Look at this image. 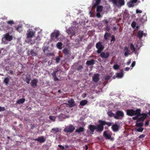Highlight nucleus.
I'll use <instances>...</instances> for the list:
<instances>
[{"label":"nucleus","mask_w":150,"mask_h":150,"mask_svg":"<svg viewBox=\"0 0 150 150\" xmlns=\"http://www.w3.org/2000/svg\"><path fill=\"white\" fill-rule=\"evenodd\" d=\"M127 115L129 116H135L133 117L132 119L137 121L136 126L137 127H142L144 124L143 122L138 123V122L140 121H143L147 117V114H149L150 115V113H147L146 114L145 113H127Z\"/></svg>","instance_id":"nucleus-1"},{"label":"nucleus","mask_w":150,"mask_h":150,"mask_svg":"<svg viewBox=\"0 0 150 150\" xmlns=\"http://www.w3.org/2000/svg\"><path fill=\"white\" fill-rule=\"evenodd\" d=\"M96 47L98 49L97 52L98 54L100 53L104 48V47L103 45L102 42L100 41L96 44Z\"/></svg>","instance_id":"nucleus-2"},{"label":"nucleus","mask_w":150,"mask_h":150,"mask_svg":"<svg viewBox=\"0 0 150 150\" xmlns=\"http://www.w3.org/2000/svg\"><path fill=\"white\" fill-rule=\"evenodd\" d=\"M98 122L99 124L96 126V131L98 132H101L104 129V124L102 120H99Z\"/></svg>","instance_id":"nucleus-3"},{"label":"nucleus","mask_w":150,"mask_h":150,"mask_svg":"<svg viewBox=\"0 0 150 150\" xmlns=\"http://www.w3.org/2000/svg\"><path fill=\"white\" fill-rule=\"evenodd\" d=\"M108 115L110 117H114L116 119H121L124 116V113H108Z\"/></svg>","instance_id":"nucleus-4"},{"label":"nucleus","mask_w":150,"mask_h":150,"mask_svg":"<svg viewBox=\"0 0 150 150\" xmlns=\"http://www.w3.org/2000/svg\"><path fill=\"white\" fill-rule=\"evenodd\" d=\"M75 129V127L72 125H70L69 126L66 127L64 129L65 132H72Z\"/></svg>","instance_id":"nucleus-5"},{"label":"nucleus","mask_w":150,"mask_h":150,"mask_svg":"<svg viewBox=\"0 0 150 150\" xmlns=\"http://www.w3.org/2000/svg\"><path fill=\"white\" fill-rule=\"evenodd\" d=\"M59 35V30H57L55 32L52 33L51 35V39H53L55 37L56 39H58V37Z\"/></svg>","instance_id":"nucleus-6"},{"label":"nucleus","mask_w":150,"mask_h":150,"mask_svg":"<svg viewBox=\"0 0 150 150\" xmlns=\"http://www.w3.org/2000/svg\"><path fill=\"white\" fill-rule=\"evenodd\" d=\"M116 4L113 2V4L117 6H121L125 4L124 0H116Z\"/></svg>","instance_id":"nucleus-7"},{"label":"nucleus","mask_w":150,"mask_h":150,"mask_svg":"<svg viewBox=\"0 0 150 150\" xmlns=\"http://www.w3.org/2000/svg\"><path fill=\"white\" fill-rule=\"evenodd\" d=\"M103 136L106 139H109L111 138V134H110L108 131H105L103 132Z\"/></svg>","instance_id":"nucleus-8"},{"label":"nucleus","mask_w":150,"mask_h":150,"mask_svg":"<svg viewBox=\"0 0 150 150\" xmlns=\"http://www.w3.org/2000/svg\"><path fill=\"white\" fill-rule=\"evenodd\" d=\"M100 53V57L102 58L105 59L107 58L110 56V54L108 52H101Z\"/></svg>","instance_id":"nucleus-9"},{"label":"nucleus","mask_w":150,"mask_h":150,"mask_svg":"<svg viewBox=\"0 0 150 150\" xmlns=\"http://www.w3.org/2000/svg\"><path fill=\"white\" fill-rule=\"evenodd\" d=\"M35 141L39 142L40 143H43L44 142L46 141V139L44 136H41L39 137L38 138L34 139Z\"/></svg>","instance_id":"nucleus-10"},{"label":"nucleus","mask_w":150,"mask_h":150,"mask_svg":"<svg viewBox=\"0 0 150 150\" xmlns=\"http://www.w3.org/2000/svg\"><path fill=\"white\" fill-rule=\"evenodd\" d=\"M93 81L95 83L97 82L99 80V74H94L92 77Z\"/></svg>","instance_id":"nucleus-11"},{"label":"nucleus","mask_w":150,"mask_h":150,"mask_svg":"<svg viewBox=\"0 0 150 150\" xmlns=\"http://www.w3.org/2000/svg\"><path fill=\"white\" fill-rule=\"evenodd\" d=\"M38 80L36 79H34L31 81V86L33 88H35L37 86L38 83Z\"/></svg>","instance_id":"nucleus-12"},{"label":"nucleus","mask_w":150,"mask_h":150,"mask_svg":"<svg viewBox=\"0 0 150 150\" xmlns=\"http://www.w3.org/2000/svg\"><path fill=\"white\" fill-rule=\"evenodd\" d=\"M68 105L70 107H72L75 106L76 104L73 98L71 99L68 101Z\"/></svg>","instance_id":"nucleus-13"},{"label":"nucleus","mask_w":150,"mask_h":150,"mask_svg":"<svg viewBox=\"0 0 150 150\" xmlns=\"http://www.w3.org/2000/svg\"><path fill=\"white\" fill-rule=\"evenodd\" d=\"M24 81H25L28 84L30 83V81L31 80V76L30 74H28L25 75V77L24 79Z\"/></svg>","instance_id":"nucleus-14"},{"label":"nucleus","mask_w":150,"mask_h":150,"mask_svg":"<svg viewBox=\"0 0 150 150\" xmlns=\"http://www.w3.org/2000/svg\"><path fill=\"white\" fill-rule=\"evenodd\" d=\"M88 128L91 131L90 133L91 134H93L95 130L96 129V126L91 125H89Z\"/></svg>","instance_id":"nucleus-15"},{"label":"nucleus","mask_w":150,"mask_h":150,"mask_svg":"<svg viewBox=\"0 0 150 150\" xmlns=\"http://www.w3.org/2000/svg\"><path fill=\"white\" fill-rule=\"evenodd\" d=\"M62 52L65 56H69L71 55L70 51L68 49L64 48L62 50Z\"/></svg>","instance_id":"nucleus-16"},{"label":"nucleus","mask_w":150,"mask_h":150,"mask_svg":"<svg viewBox=\"0 0 150 150\" xmlns=\"http://www.w3.org/2000/svg\"><path fill=\"white\" fill-rule=\"evenodd\" d=\"M4 38L6 40L9 41H11L13 38L12 36L11 35H10L8 33H7L5 35Z\"/></svg>","instance_id":"nucleus-17"},{"label":"nucleus","mask_w":150,"mask_h":150,"mask_svg":"<svg viewBox=\"0 0 150 150\" xmlns=\"http://www.w3.org/2000/svg\"><path fill=\"white\" fill-rule=\"evenodd\" d=\"M112 128L114 132H116L118 130L119 128V126L118 125L115 124L112 125Z\"/></svg>","instance_id":"nucleus-18"},{"label":"nucleus","mask_w":150,"mask_h":150,"mask_svg":"<svg viewBox=\"0 0 150 150\" xmlns=\"http://www.w3.org/2000/svg\"><path fill=\"white\" fill-rule=\"evenodd\" d=\"M95 60L92 59L90 61H88L86 62V64L87 65L90 66L93 65L95 63Z\"/></svg>","instance_id":"nucleus-19"},{"label":"nucleus","mask_w":150,"mask_h":150,"mask_svg":"<svg viewBox=\"0 0 150 150\" xmlns=\"http://www.w3.org/2000/svg\"><path fill=\"white\" fill-rule=\"evenodd\" d=\"M58 71V70H57V71H54L51 74L52 76L54 78V80L55 81H57L59 80V79L56 76V74Z\"/></svg>","instance_id":"nucleus-20"},{"label":"nucleus","mask_w":150,"mask_h":150,"mask_svg":"<svg viewBox=\"0 0 150 150\" xmlns=\"http://www.w3.org/2000/svg\"><path fill=\"white\" fill-rule=\"evenodd\" d=\"M143 35L144 33L143 31L142 30H139L137 33V36L140 39L143 37Z\"/></svg>","instance_id":"nucleus-21"},{"label":"nucleus","mask_w":150,"mask_h":150,"mask_svg":"<svg viewBox=\"0 0 150 150\" xmlns=\"http://www.w3.org/2000/svg\"><path fill=\"white\" fill-rule=\"evenodd\" d=\"M126 112H140L141 110L140 109H137L134 111L132 109L127 110Z\"/></svg>","instance_id":"nucleus-22"},{"label":"nucleus","mask_w":150,"mask_h":150,"mask_svg":"<svg viewBox=\"0 0 150 150\" xmlns=\"http://www.w3.org/2000/svg\"><path fill=\"white\" fill-rule=\"evenodd\" d=\"M67 32L69 34H70L72 35H74L75 34V31L72 28L69 29L67 30Z\"/></svg>","instance_id":"nucleus-23"},{"label":"nucleus","mask_w":150,"mask_h":150,"mask_svg":"<svg viewBox=\"0 0 150 150\" xmlns=\"http://www.w3.org/2000/svg\"><path fill=\"white\" fill-rule=\"evenodd\" d=\"M116 76H114L113 77V78L114 79H115L116 77H118V78H121L123 76V74L122 73H117L116 74Z\"/></svg>","instance_id":"nucleus-24"},{"label":"nucleus","mask_w":150,"mask_h":150,"mask_svg":"<svg viewBox=\"0 0 150 150\" xmlns=\"http://www.w3.org/2000/svg\"><path fill=\"white\" fill-rule=\"evenodd\" d=\"M84 130V128L83 127H81L76 129L75 131L76 132L80 133L83 132Z\"/></svg>","instance_id":"nucleus-25"},{"label":"nucleus","mask_w":150,"mask_h":150,"mask_svg":"<svg viewBox=\"0 0 150 150\" xmlns=\"http://www.w3.org/2000/svg\"><path fill=\"white\" fill-rule=\"evenodd\" d=\"M25 101V98H22L18 100L16 103L18 104H21L23 103Z\"/></svg>","instance_id":"nucleus-26"},{"label":"nucleus","mask_w":150,"mask_h":150,"mask_svg":"<svg viewBox=\"0 0 150 150\" xmlns=\"http://www.w3.org/2000/svg\"><path fill=\"white\" fill-rule=\"evenodd\" d=\"M111 36V34L106 32L104 35V38L106 40H107L108 39V38H109Z\"/></svg>","instance_id":"nucleus-27"},{"label":"nucleus","mask_w":150,"mask_h":150,"mask_svg":"<svg viewBox=\"0 0 150 150\" xmlns=\"http://www.w3.org/2000/svg\"><path fill=\"white\" fill-rule=\"evenodd\" d=\"M34 35V33L33 32H30L27 35V37L28 38L33 37Z\"/></svg>","instance_id":"nucleus-28"},{"label":"nucleus","mask_w":150,"mask_h":150,"mask_svg":"<svg viewBox=\"0 0 150 150\" xmlns=\"http://www.w3.org/2000/svg\"><path fill=\"white\" fill-rule=\"evenodd\" d=\"M130 48L131 50L133 52H135L136 49L133 43H131L130 44Z\"/></svg>","instance_id":"nucleus-29"},{"label":"nucleus","mask_w":150,"mask_h":150,"mask_svg":"<svg viewBox=\"0 0 150 150\" xmlns=\"http://www.w3.org/2000/svg\"><path fill=\"white\" fill-rule=\"evenodd\" d=\"M88 103V101L86 100H83L80 101V105L82 106L85 105Z\"/></svg>","instance_id":"nucleus-30"},{"label":"nucleus","mask_w":150,"mask_h":150,"mask_svg":"<svg viewBox=\"0 0 150 150\" xmlns=\"http://www.w3.org/2000/svg\"><path fill=\"white\" fill-rule=\"evenodd\" d=\"M9 78L7 77L5 78L4 80V83H5L6 85H7L9 81Z\"/></svg>","instance_id":"nucleus-31"},{"label":"nucleus","mask_w":150,"mask_h":150,"mask_svg":"<svg viewBox=\"0 0 150 150\" xmlns=\"http://www.w3.org/2000/svg\"><path fill=\"white\" fill-rule=\"evenodd\" d=\"M103 7L102 6H98L97 8V11L98 12H100L102 11L103 10Z\"/></svg>","instance_id":"nucleus-32"},{"label":"nucleus","mask_w":150,"mask_h":150,"mask_svg":"<svg viewBox=\"0 0 150 150\" xmlns=\"http://www.w3.org/2000/svg\"><path fill=\"white\" fill-rule=\"evenodd\" d=\"M134 4L131 0L127 3V5L129 7L133 6H134Z\"/></svg>","instance_id":"nucleus-33"},{"label":"nucleus","mask_w":150,"mask_h":150,"mask_svg":"<svg viewBox=\"0 0 150 150\" xmlns=\"http://www.w3.org/2000/svg\"><path fill=\"white\" fill-rule=\"evenodd\" d=\"M62 44L61 42H58L57 45V47L59 50H61L62 49Z\"/></svg>","instance_id":"nucleus-34"},{"label":"nucleus","mask_w":150,"mask_h":150,"mask_svg":"<svg viewBox=\"0 0 150 150\" xmlns=\"http://www.w3.org/2000/svg\"><path fill=\"white\" fill-rule=\"evenodd\" d=\"M103 123L104 124V125H106L108 126H110L112 125V123L110 122H107L104 121L103 120Z\"/></svg>","instance_id":"nucleus-35"},{"label":"nucleus","mask_w":150,"mask_h":150,"mask_svg":"<svg viewBox=\"0 0 150 150\" xmlns=\"http://www.w3.org/2000/svg\"><path fill=\"white\" fill-rule=\"evenodd\" d=\"M105 30L106 31L109 32L110 30V26H109L108 24H106L105 25Z\"/></svg>","instance_id":"nucleus-36"},{"label":"nucleus","mask_w":150,"mask_h":150,"mask_svg":"<svg viewBox=\"0 0 150 150\" xmlns=\"http://www.w3.org/2000/svg\"><path fill=\"white\" fill-rule=\"evenodd\" d=\"M59 131V129L58 128H53L51 130V132L53 133L54 132H55L57 133Z\"/></svg>","instance_id":"nucleus-37"},{"label":"nucleus","mask_w":150,"mask_h":150,"mask_svg":"<svg viewBox=\"0 0 150 150\" xmlns=\"http://www.w3.org/2000/svg\"><path fill=\"white\" fill-rule=\"evenodd\" d=\"M83 68V66L79 65L77 67L76 70L79 71H81Z\"/></svg>","instance_id":"nucleus-38"},{"label":"nucleus","mask_w":150,"mask_h":150,"mask_svg":"<svg viewBox=\"0 0 150 150\" xmlns=\"http://www.w3.org/2000/svg\"><path fill=\"white\" fill-rule=\"evenodd\" d=\"M30 54L33 56H36L37 55L36 53L33 50H31L30 51Z\"/></svg>","instance_id":"nucleus-39"},{"label":"nucleus","mask_w":150,"mask_h":150,"mask_svg":"<svg viewBox=\"0 0 150 150\" xmlns=\"http://www.w3.org/2000/svg\"><path fill=\"white\" fill-rule=\"evenodd\" d=\"M96 2L94 5V6H96L99 4L100 3V0H95Z\"/></svg>","instance_id":"nucleus-40"},{"label":"nucleus","mask_w":150,"mask_h":150,"mask_svg":"<svg viewBox=\"0 0 150 150\" xmlns=\"http://www.w3.org/2000/svg\"><path fill=\"white\" fill-rule=\"evenodd\" d=\"M60 60L61 59L59 57H57L55 60H56L55 63H59Z\"/></svg>","instance_id":"nucleus-41"},{"label":"nucleus","mask_w":150,"mask_h":150,"mask_svg":"<svg viewBox=\"0 0 150 150\" xmlns=\"http://www.w3.org/2000/svg\"><path fill=\"white\" fill-rule=\"evenodd\" d=\"M144 130V128L140 127L137 129V131L139 132H142Z\"/></svg>","instance_id":"nucleus-42"},{"label":"nucleus","mask_w":150,"mask_h":150,"mask_svg":"<svg viewBox=\"0 0 150 150\" xmlns=\"http://www.w3.org/2000/svg\"><path fill=\"white\" fill-rule=\"evenodd\" d=\"M136 23L135 21H133L131 25L132 27L133 28H134L136 27Z\"/></svg>","instance_id":"nucleus-43"},{"label":"nucleus","mask_w":150,"mask_h":150,"mask_svg":"<svg viewBox=\"0 0 150 150\" xmlns=\"http://www.w3.org/2000/svg\"><path fill=\"white\" fill-rule=\"evenodd\" d=\"M119 67V66L118 64L114 65L113 66V68L115 70L118 69Z\"/></svg>","instance_id":"nucleus-44"},{"label":"nucleus","mask_w":150,"mask_h":150,"mask_svg":"<svg viewBox=\"0 0 150 150\" xmlns=\"http://www.w3.org/2000/svg\"><path fill=\"white\" fill-rule=\"evenodd\" d=\"M124 51H125V52H127V53H130V52L127 46L125 47Z\"/></svg>","instance_id":"nucleus-45"},{"label":"nucleus","mask_w":150,"mask_h":150,"mask_svg":"<svg viewBox=\"0 0 150 150\" xmlns=\"http://www.w3.org/2000/svg\"><path fill=\"white\" fill-rule=\"evenodd\" d=\"M49 118L50 120L53 121H55L56 118L54 116H50Z\"/></svg>","instance_id":"nucleus-46"},{"label":"nucleus","mask_w":150,"mask_h":150,"mask_svg":"<svg viewBox=\"0 0 150 150\" xmlns=\"http://www.w3.org/2000/svg\"><path fill=\"white\" fill-rule=\"evenodd\" d=\"M8 24H13L14 23L13 21H10L7 22Z\"/></svg>","instance_id":"nucleus-47"},{"label":"nucleus","mask_w":150,"mask_h":150,"mask_svg":"<svg viewBox=\"0 0 150 150\" xmlns=\"http://www.w3.org/2000/svg\"><path fill=\"white\" fill-rule=\"evenodd\" d=\"M96 16L98 18H100L101 17V15L100 13V12H98L96 14Z\"/></svg>","instance_id":"nucleus-48"},{"label":"nucleus","mask_w":150,"mask_h":150,"mask_svg":"<svg viewBox=\"0 0 150 150\" xmlns=\"http://www.w3.org/2000/svg\"><path fill=\"white\" fill-rule=\"evenodd\" d=\"M102 22L103 23H105V24H108V23L109 22V21L107 20H104L102 21Z\"/></svg>","instance_id":"nucleus-49"},{"label":"nucleus","mask_w":150,"mask_h":150,"mask_svg":"<svg viewBox=\"0 0 150 150\" xmlns=\"http://www.w3.org/2000/svg\"><path fill=\"white\" fill-rule=\"evenodd\" d=\"M115 40V36L114 35H112V38L111 40V42H112V41H114Z\"/></svg>","instance_id":"nucleus-50"},{"label":"nucleus","mask_w":150,"mask_h":150,"mask_svg":"<svg viewBox=\"0 0 150 150\" xmlns=\"http://www.w3.org/2000/svg\"><path fill=\"white\" fill-rule=\"evenodd\" d=\"M58 147H59L61 149L63 150L64 149V146H62L60 145H59L58 146Z\"/></svg>","instance_id":"nucleus-51"},{"label":"nucleus","mask_w":150,"mask_h":150,"mask_svg":"<svg viewBox=\"0 0 150 150\" xmlns=\"http://www.w3.org/2000/svg\"><path fill=\"white\" fill-rule=\"evenodd\" d=\"M145 137V135L144 134H141L140 135L139 137V138L140 139H142Z\"/></svg>","instance_id":"nucleus-52"},{"label":"nucleus","mask_w":150,"mask_h":150,"mask_svg":"<svg viewBox=\"0 0 150 150\" xmlns=\"http://www.w3.org/2000/svg\"><path fill=\"white\" fill-rule=\"evenodd\" d=\"M5 110L4 107L0 106V112L4 111Z\"/></svg>","instance_id":"nucleus-53"},{"label":"nucleus","mask_w":150,"mask_h":150,"mask_svg":"<svg viewBox=\"0 0 150 150\" xmlns=\"http://www.w3.org/2000/svg\"><path fill=\"white\" fill-rule=\"evenodd\" d=\"M135 63H136V62L135 61H133L132 62V63L131 66V67H134L135 65Z\"/></svg>","instance_id":"nucleus-54"},{"label":"nucleus","mask_w":150,"mask_h":150,"mask_svg":"<svg viewBox=\"0 0 150 150\" xmlns=\"http://www.w3.org/2000/svg\"><path fill=\"white\" fill-rule=\"evenodd\" d=\"M62 117V118H64V115L62 114V113L61 114H60V115L58 116V117L59 118L60 117Z\"/></svg>","instance_id":"nucleus-55"},{"label":"nucleus","mask_w":150,"mask_h":150,"mask_svg":"<svg viewBox=\"0 0 150 150\" xmlns=\"http://www.w3.org/2000/svg\"><path fill=\"white\" fill-rule=\"evenodd\" d=\"M149 120L145 122V126H148L149 125Z\"/></svg>","instance_id":"nucleus-56"},{"label":"nucleus","mask_w":150,"mask_h":150,"mask_svg":"<svg viewBox=\"0 0 150 150\" xmlns=\"http://www.w3.org/2000/svg\"><path fill=\"white\" fill-rule=\"evenodd\" d=\"M130 53H127V52H125L124 53V55L126 56L127 57L128 56V55Z\"/></svg>","instance_id":"nucleus-57"},{"label":"nucleus","mask_w":150,"mask_h":150,"mask_svg":"<svg viewBox=\"0 0 150 150\" xmlns=\"http://www.w3.org/2000/svg\"><path fill=\"white\" fill-rule=\"evenodd\" d=\"M136 12L137 13H141L142 12V11L141 10L137 9L136 10Z\"/></svg>","instance_id":"nucleus-58"},{"label":"nucleus","mask_w":150,"mask_h":150,"mask_svg":"<svg viewBox=\"0 0 150 150\" xmlns=\"http://www.w3.org/2000/svg\"><path fill=\"white\" fill-rule=\"evenodd\" d=\"M21 27L20 26H19L18 27L16 28V30L20 32V29L21 28Z\"/></svg>","instance_id":"nucleus-59"},{"label":"nucleus","mask_w":150,"mask_h":150,"mask_svg":"<svg viewBox=\"0 0 150 150\" xmlns=\"http://www.w3.org/2000/svg\"><path fill=\"white\" fill-rule=\"evenodd\" d=\"M129 69L130 68L129 67H127L125 69V71H129Z\"/></svg>","instance_id":"nucleus-60"},{"label":"nucleus","mask_w":150,"mask_h":150,"mask_svg":"<svg viewBox=\"0 0 150 150\" xmlns=\"http://www.w3.org/2000/svg\"><path fill=\"white\" fill-rule=\"evenodd\" d=\"M35 127V126L33 125H32L31 126V129H33V128Z\"/></svg>","instance_id":"nucleus-61"},{"label":"nucleus","mask_w":150,"mask_h":150,"mask_svg":"<svg viewBox=\"0 0 150 150\" xmlns=\"http://www.w3.org/2000/svg\"><path fill=\"white\" fill-rule=\"evenodd\" d=\"M134 4L136 3L137 1V0H131Z\"/></svg>","instance_id":"nucleus-62"},{"label":"nucleus","mask_w":150,"mask_h":150,"mask_svg":"<svg viewBox=\"0 0 150 150\" xmlns=\"http://www.w3.org/2000/svg\"><path fill=\"white\" fill-rule=\"evenodd\" d=\"M85 150H87L88 149V146L87 145H85Z\"/></svg>","instance_id":"nucleus-63"},{"label":"nucleus","mask_w":150,"mask_h":150,"mask_svg":"<svg viewBox=\"0 0 150 150\" xmlns=\"http://www.w3.org/2000/svg\"><path fill=\"white\" fill-rule=\"evenodd\" d=\"M9 71L10 73L11 74H13V71L12 70H10Z\"/></svg>","instance_id":"nucleus-64"}]
</instances>
